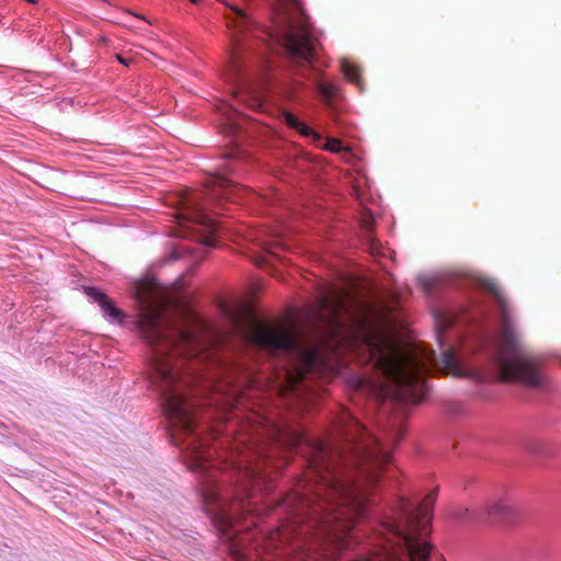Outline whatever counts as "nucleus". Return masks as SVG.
I'll use <instances>...</instances> for the list:
<instances>
[{"label":"nucleus","mask_w":561,"mask_h":561,"mask_svg":"<svg viewBox=\"0 0 561 561\" xmlns=\"http://www.w3.org/2000/svg\"><path fill=\"white\" fill-rule=\"evenodd\" d=\"M141 310L137 327L151 348L153 382L160 388L169 415L184 430L192 424L191 405L174 388L181 363L219 339V333L187 310H168L169 300L154 284L136 288Z\"/></svg>","instance_id":"obj_1"},{"label":"nucleus","mask_w":561,"mask_h":561,"mask_svg":"<svg viewBox=\"0 0 561 561\" xmlns=\"http://www.w3.org/2000/svg\"><path fill=\"white\" fill-rule=\"evenodd\" d=\"M356 339L375 368V375L360 381L359 387L379 398L417 402L425 391L424 375L431 366L451 376H462L453 350H443L439 357L420 347L402 346L392 335L358 321Z\"/></svg>","instance_id":"obj_2"},{"label":"nucleus","mask_w":561,"mask_h":561,"mask_svg":"<svg viewBox=\"0 0 561 561\" xmlns=\"http://www.w3.org/2000/svg\"><path fill=\"white\" fill-rule=\"evenodd\" d=\"M478 283L494 296L500 307L501 335L493 356L499 378L504 381H519L534 388H540L543 385V379L538 371L537 360L516 331L507 302L499 285L488 276L479 277Z\"/></svg>","instance_id":"obj_3"},{"label":"nucleus","mask_w":561,"mask_h":561,"mask_svg":"<svg viewBox=\"0 0 561 561\" xmlns=\"http://www.w3.org/2000/svg\"><path fill=\"white\" fill-rule=\"evenodd\" d=\"M256 346L275 353L284 351L289 356L290 368L284 371L285 382L296 386L305 374L318 367L320 357L312 346L305 343L285 325H271L253 321L247 332Z\"/></svg>","instance_id":"obj_4"},{"label":"nucleus","mask_w":561,"mask_h":561,"mask_svg":"<svg viewBox=\"0 0 561 561\" xmlns=\"http://www.w3.org/2000/svg\"><path fill=\"white\" fill-rule=\"evenodd\" d=\"M320 476L323 481L318 493L320 494L323 490L331 506V512L325 517V527L333 536L341 538L363 512L364 489L359 483H342L339 480L325 478L324 474Z\"/></svg>","instance_id":"obj_5"},{"label":"nucleus","mask_w":561,"mask_h":561,"mask_svg":"<svg viewBox=\"0 0 561 561\" xmlns=\"http://www.w3.org/2000/svg\"><path fill=\"white\" fill-rule=\"evenodd\" d=\"M348 427L345 432V438L355 444L354 460L359 467L363 479L367 482H375L378 471L389 459V454L380 448L379 444L371 436L360 437L357 442V436L362 435V427L357 422L351 420Z\"/></svg>","instance_id":"obj_6"},{"label":"nucleus","mask_w":561,"mask_h":561,"mask_svg":"<svg viewBox=\"0 0 561 561\" xmlns=\"http://www.w3.org/2000/svg\"><path fill=\"white\" fill-rule=\"evenodd\" d=\"M273 11L286 30L283 35H312L314 28L302 0H274Z\"/></svg>","instance_id":"obj_7"},{"label":"nucleus","mask_w":561,"mask_h":561,"mask_svg":"<svg viewBox=\"0 0 561 561\" xmlns=\"http://www.w3.org/2000/svg\"><path fill=\"white\" fill-rule=\"evenodd\" d=\"M345 306V298L340 293H332L319 299V318L328 325L330 334L335 336L347 337L348 331L345 329L344 320L341 311Z\"/></svg>","instance_id":"obj_8"},{"label":"nucleus","mask_w":561,"mask_h":561,"mask_svg":"<svg viewBox=\"0 0 561 561\" xmlns=\"http://www.w3.org/2000/svg\"><path fill=\"white\" fill-rule=\"evenodd\" d=\"M285 53L296 61H309L314 51L311 37H282Z\"/></svg>","instance_id":"obj_9"},{"label":"nucleus","mask_w":561,"mask_h":561,"mask_svg":"<svg viewBox=\"0 0 561 561\" xmlns=\"http://www.w3.org/2000/svg\"><path fill=\"white\" fill-rule=\"evenodd\" d=\"M341 457L342 456L337 450L323 446H316L312 448V455L309 462L318 474H324L335 467Z\"/></svg>","instance_id":"obj_10"},{"label":"nucleus","mask_w":561,"mask_h":561,"mask_svg":"<svg viewBox=\"0 0 561 561\" xmlns=\"http://www.w3.org/2000/svg\"><path fill=\"white\" fill-rule=\"evenodd\" d=\"M224 3L230 10V14L227 15L229 24L232 25L239 32H252L256 28L255 21L245 11L237 5H233L227 0H218Z\"/></svg>","instance_id":"obj_11"},{"label":"nucleus","mask_w":561,"mask_h":561,"mask_svg":"<svg viewBox=\"0 0 561 561\" xmlns=\"http://www.w3.org/2000/svg\"><path fill=\"white\" fill-rule=\"evenodd\" d=\"M88 295L94 297L103 310L105 317L112 322L121 323L124 319V313L116 308L113 302L103 294L98 291L95 288H88Z\"/></svg>","instance_id":"obj_12"},{"label":"nucleus","mask_w":561,"mask_h":561,"mask_svg":"<svg viewBox=\"0 0 561 561\" xmlns=\"http://www.w3.org/2000/svg\"><path fill=\"white\" fill-rule=\"evenodd\" d=\"M186 203L188 209L187 217H190V219L193 221L199 222L202 225H205L206 227L211 228L213 221L203 214L202 203L195 198H190L187 199Z\"/></svg>","instance_id":"obj_13"},{"label":"nucleus","mask_w":561,"mask_h":561,"mask_svg":"<svg viewBox=\"0 0 561 561\" xmlns=\"http://www.w3.org/2000/svg\"><path fill=\"white\" fill-rule=\"evenodd\" d=\"M240 93L242 94V101L250 107L260 108L262 106V95L259 88L244 85Z\"/></svg>","instance_id":"obj_14"},{"label":"nucleus","mask_w":561,"mask_h":561,"mask_svg":"<svg viewBox=\"0 0 561 561\" xmlns=\"http://www.w3.org/2000/svg\"><path fill=\"white\" fill-rule=\"evenodd\" d=\"M210 185L213 198H219L220 194H222L225 197H228L230 194V190L234 187L232 182L222 176L214 179Z\"/></svg>","instance_id":"obj_15"},{"label":"nucleus","mask_w":561,"mask_h":561,"mask_svg":"<svg viewBox=\"0 0 561 561\" xmlns=\"http://www.w3.org/2000/svg\"><path fill=\"white\" fill-rule=\"evenodd\" d=\"M283 116L285 122L293 128L299 130L305 136H313L314 139H320V135L314 133L312 129H310L308 126H306L304 123L299 122L291 113L284 111Z\"/></svg>","instance_id":"obj_16"},{"label":"nucleus","mask_w":561,"mask_h":561,"mask_svg":"<svg viewBox=\"0 0 561 561\" xmlns=\"http://www.w3.org/2000/svg\"><path fill=\"white\" fill-rule=\"evenodd\" d=\"M486 513L489 515L510 517L513 515V508L502 501H496L486 506Z\"/></svg>","instance_id":"obj_17"},{"label":"nucleus","mask_w":561,"mask_h":561,"mask_svg":"<svg viewBox=\"0 0 561 561\" xmlns=\"http://www.w3.org/2000/svg\"><path fill=\"white\" fill-rule=\"evenodd\" d=\"M342 70L352 82L359 83V70L356 66L347 60H342Z\"/></svg>","instance_id":"obj_18"},{"label":"nucleus","mask_w":561,"mask_h":561,"mask_svg":"<svg viewBox=\"0 0 561 561\" xmlns=\"http://www.w3.org/2000/svg\"><path fill=\"white\" fill-rule=\"evenodd\" d=\"M318 90L327 103H330L336 93V87L330 83H320Z\"/></svg>","instance_id":"obj_19"},{"label":"nucleus","mask_w":561,"mask_h":561,"mask_svg":"<svg viewBox=\"0 0 561 561\" xmlns=\"http://www.w3.org/2000/svg\"><path fill=\"white\" fill-rule=\"evenodd\" d=\"M324 148L332 152H345L348 153V148L343 147L341 141L333 138H328Z\"/></svg>","instance_id":"obj_20"},{"label":"nucleus","mask_w":561,"mask_h":561,"mask_svg":"<svg viewBox=\"0 0 561 561\" xmlns=\"http://www.w3.org/2000/svg\"><path fill=\"white\" fill-rule=\"evenodd\" d=\"M417 283L425 293H428L433 287L434 278L422 275L417 277Z\"/></svg>","instance_id":"obj_21"},{"label":"nucleus","mask_w":561,"mask_h":561,"mask_svg":"<svg viewBox=\"0 0 561 561\" xmlns=\"http://www.w3.org/2000/svg\"><path fill=\"white\" fill-rule=\"evenodd\" d=\"M191 468L193 470L204 468V456L202 455V453L198 451V453L194 454V456L192 458Z\"/></svg>","instance_id":"obj_22"},{"label":"nucleus","mask_w":561,"mask_h":561,"mask_svg":"<svg viewBox=\"0 0 561 561\" xmlns=\"http://www.w3.org/2000/svg\"><path fill=\"white\" fill-rule=\"evenodd\" d=\"M230 317V320L232 321L234 328L239 331H242L243 328L241 327V323H240V320H239V314L238 313H232L229 316Z\"/></svg>","instance_id":"obj_23"},{"label":"nucleus","mask_w":561,"mask_h":561,"mask_svg":"<svg viewBox=\"0 0 561 561\" xmlns=\"http://www.w3.org/2000/svg\"><path fill=\"white\" fill-rule=\"evenodd\" d=\"M203 242L206 244V245H213L210 239L208 237H205Z\"/></svg>","instance_id":"obj_24"},{"label":"nucleus","mask_w":561,"mask_h":561,"mask_svg":"<svg viewBox=\"0 0 561 561\" xmlns=\"http://www.w3.org/2000/svg\"><path fill=\"white\" fill-rule=\"evenodd\" d=\"M228 79L232 81L234 79V72L230 73Z\"/></svg>","instance_id":"obj_25"},{"label":"nucleus","mask_w":561,"mask_h":561,"mask_svg":"<svg viewBox=\"0 0 561 561\" xmlns=\"http://www.w3.org/2000/svg\"><path fill=\"white\" fill-rule=\"evenodd\" d=\"M117 58H118V60H119L121 62H124V64H125V60H124L121 56H117Z\"/></svg>","instance_id":"obj_26"},{"label":"nucleus","mask_w":561,"mask_h":561,"mask_svg":"<svg viewBox=\"0 0 561 561\" xmlns=\"http://www.w3.org/2000/svg\"><path fill=\"white\" fill-rule=\"evenodd\" d=\"M192 3H199V0H190Z\"/></svg>","instance_id":"obj_27"},{"label":"nucleus","mask_w":561,"mask_h":561,"mask_svg":"<svg viewBox=\"0 0 561 561\" xmlns=\"http://www.w3.org/2000/svg\"><path fill=\"white\" fill-rule=\"evenodd\" d=\"M286 96L287 98H291V93L290 92H286Z\"/></svg>","instance_id":"obj_28"}]
</instances>
